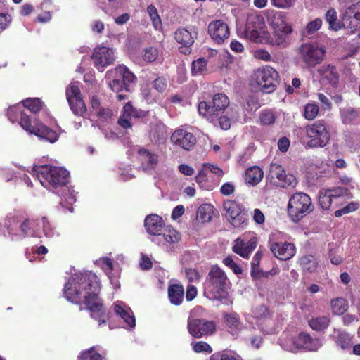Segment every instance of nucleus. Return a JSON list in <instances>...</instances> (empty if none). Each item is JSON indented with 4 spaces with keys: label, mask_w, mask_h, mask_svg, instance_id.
Instances as JSON below:
<instances>
[{
    "label": "nucleus",
    "mask_w": 360,
    "mask_h": 360,
    "mask_svg": "<svg viewBox=\"0 0 360 360\" xmlns=\"http://www.w3.org/2000/svg\"><path fill=\"white\" fill-rule=\"evenodd\" d=\"M100 283L97 276L91 271H83L72 275L64 288L66 299L75 304L84 302L92 317L99 325L105 322V314L103 311V304L98 297Z\"/></svg>",
    "instance_id": "obj_1"
},
{
    "label": "nucleus",
    "mask_w": 360,
    "mask_h": 360,
    "mask_svg": "<svg viewBox=\"0 0 360 360\" xmlns=\"http://www.w3.org/2000/svg\"><path fill=\"white\" fill-rule=\"evenodd\" d=\"M268 22L273 30L271 34L265 30V22L261 15L250 16L245 30V37L256 43L285 47L292 31L291 25L281 12L272 11L268 16Z\"/></svg>",
    "instance_id": "obj_2"
},
{
    "label": "nucleus",
    "mask_w": 360,
    "mask_h": 360,
    "mask_svg": "<svg viewBox=\"0 0 360 360\" xmlns=\"http://www.w3.org/2000/svg\"><path fill=\"white\" fill-rule=\"evenodd\" d=\"M145 227L150 240L160 246H168L180 240V234L174 228L165 226L162 219L157 214H150L145 219Z\"/></svg>",
    "instance_id": "obj_3"
},
{
    "label": "nucleus",
    "mask_w": 360,
    "mask_h": 360,
    "mask_svg": "<svg viewBox=\"0 0 360 360\" xmlns=\"http://www.w3.org/2000/svg\"><path fill=\"white\" fill-rule=\"evenodd\" d=\"M22 106L19 104L10 107L7 110V115L11 122H14L20 114V124L27 132L34 134L41 139L47 141L51 143L58 139V134L53 130L49 129L39 120L34 121V125L28 115L21 112Z\"/></svg>",
    "instance_id": "obj_4"
},
{
    "label": "nucleus",
    "mask_w": 360,
    "mask_h": 360,
    "mask_svg": "<svg viewBox=\"0 0 360 360\" xmlns=\"http://www.w3.org/2000/svg\"><path fill=\"white\" fill-rule=\"evenodd\" d=\"M32 171L44 188L56 193L58 188L64 187L68 181L69 173L61 167L37 165Z\"/></svg>",
    "instance_id": "obj_5"
},
{
    "label": "nucleus",
    "mask_w": 360,
    "mask_h": 360,
    "mask_svg": "<svg viewBox=\"0 0 360 360\" xmlns=\"http://www.w3.org/2000/svg\"><path fill=\"white\" fill-rule=\"evenodd\" d=\"M229 286V281L225 272L217 266H213L205 283V290L213 299L224 297Z\"/></svg>",
    "instance_id": "obj_6"
},
{
    "label": "nucleus",
    "mask_w": 360,
    "mask_h": 360,
    "mask_svg": "<svg viewBox=\"0 0 360 360\" xmlns=\"http://www.w3.org/2000/svg\"><path fill=\"white\" fill-rule=\"evenodd\" d=\"M35 221L26 219L17 212L9 213L4 222L8 237L13 241L25 238L30 233Z\"/></svg>",
    "instance_id": "obj_7"
},
{
    "label": "nucleus",
    "mask_w": 360,
    "mask_h": 360,
    "mask_svg": "<svg viewBox=\"0 0 360 360\" xmlns=\"http://www.w3.org/2000/svg\"><path fill=\"white\" fill-rule=\"evenodd\" d=\"M325 46L315 42L304 43L299 48V60L307 69L320 65L326 57Z\"/></svg>",
    "instance_id": "obj_8"
},
{
    "label": "nucleus",
    "mask_w": 360,
    "mask_h": 360,
    "mask_svg": "<svg viewBox=\"0 0 360 360\" xmlns=\"http://www.w3.org/2000/svg\"><path fill=\"white\" fill-rule=\"evenodd\" d=\"M314 210L311 198L304 193L292 195L288 204V213L294 222H297Z\"/></svg>",
    "instance_id": "obj_9"
},
{
    "label": "nucleus",
    "mask_w": 360,
    "mask_h": 360,
    "mask_svg": "<svg viewBox=\"0 0 360 360\" xmlns=\"http://www.w3.org/2000/svg\"><path fill=\"white\" fill-rule=\"evenodd\" d=\"M278 77V72L274 68L265 66L255 71L251 85L255 91L271 93L275 90Z\"/></svg>",
    "instance_id": "obj_10"
},
{
    "label": "nucleus",
    "mask_w": 360,
    "mask_h": 360,
    "mask_svg": "<svg viewBox=\"0 0 360 360\" xmlns=\"http://www.w3.org/2000/svg\"><path fill=\"white\" fill-rule=\"evenodd\" d=\"M223 208L229 221L235 228L243 229L248 222V215L245 207L234 200H226Z\"/></svg>",
    "instance_id": "obj_11"
},
{
    "label": "nucleus",
    "mask_w": 360,
    "mask_h": 360,
    "mask_svg": "<svg viewBox=\"0 0 360 360\" xmlns=\"http://www.w3.org/2000/svg\"><path fill=\"white\" fill-rule=\"evenodd\" d=\"M304 131L309 139L306 144L309 148L324 147L330 139L329 131L326 124L321 121L307 125Z\"/></svg>",
    "instance_id": "obj_12"
},
{
    "label": "nucleus",
    "mask_w": 360,
    "mask_h": 360,
    "mask_svg": "<svg viewBox=\"0 0 360 360\" xmlns=\"http://www.w3.org/2000/svg\"><path fill=\"white\" fill-rule=\"evenodd\" d=\"M189 334L195 338L212 335L216 331V323L213 321L189 317L187 322Z\"/></svg>",
    "instance_id": "obj_13"
},
{
    "label": "nucleus",
    "mask_w": 360,
    "mask_h": 360,
    "mask_svg": "<svg viewBox=\"0 0 360 360\" xmlns=\"http://www.w3.org/2000/svg\"><path fill=\"white\" fill-rule=\"evenodd\" d=\"M66 98L74 114L82 115L86 112V105L80 92L79 82H73L67 87Z\"/></svg>",
    "instance_id": "obj_14"
},
{
    "label": "nucleus",
    "mask_w": 360,
    "mask_h": 360,
    "mask_svg": "<svg viewBox=\"0 0 360 360\" xmlns=\"http://www.w3.org/2000/svg\"><path fill=\"white\" fill-rule=\"evenodd\" d=\"M91 58L94 66L99 71L103 72L107 66L115 62V51L110 47L100 45L94 49Z\"/></svg>",
    "instance_id": "obj_15"
},
{
    "label": "nucleus",
    "mask_w": 360,
    "mask_h": 360,
    "mask_svg": "<svg viewBox=\"0 0 360 360\" xmlns=\"http://www.w3.org/2000/svg\"><path fill=\"white\" fill-rule=\"evenodd\" d=\"M171 141L176 147L189 150L195 145V138L192 133L184 129H177L172 133Z\"/></svg>",
    "instance_id": "obj_16"
},
{
    "label": "nucleus",
    "mask_w": 360,
    "mask_h": 360,
    "mask_svg": "<svg viewBox=\"0 0 360 360\" xmlns=\"http://www.w3.org/2000/svg\"><path fill=\"white\" fill-rule=\"evenodd\" d=\"M269 176L271 179H276L282 186H295L297 184L295 177L292 174H286L284 169L277 163H271Z\"/></svg>",
    "instance_id": "obj_17"
},
{
    "label": "nucleus",
    "mask_w": 360,
    "mask_h": 360,
    "mask_svg": "<svg viewBox=\"0 0 360 360\" xmlns=\"http://www.w3.org/2000/svg\"><path fill=\"white\" fill-rule=\"evenodd\" d=\"M317 72L321 77V80L333 87H337L340 80V71L333 64H327L317 69Z\"/></svg>",
    "instance_id": "obj_18"
},
{
    "label": "nucleus",
    "mask_w": 360,
    "mask_h": 360,
    "mask_svg": "<svg viewBox=\"0 0 360 360\" xmlns=\"http://www.w3.org/2000/svg\"><path fill=\"white\" fill-rule=\"evenodd\" d=\"M208 33L211 38L220 44L229 37V29L226 23L221 20L211 22L208 25Z\"/></svg>",
    "instance_id": "obj_19"
},
{
    "label": "nucleus",
    "mask_w": 360,
    "mask_h": 360,
    "mask_svg": "<svg viewBox=\"0 0 360 360\" xmlns=\"http://www.w3.org/2000/svg\"><path fill=\"white\" fill-rule=\"evenodd\" d=\"M95 264L105 271L115 288H120L118 281L120 269L113 265L110 259L102 257L96 260Z\"/></svg>",
    "instance_id": "obj_20"
},
{
    "label": "nucleus",
    "mask_w": 360,
    "mask_h": 360,
    "mask_svg": "<svg viewBox=\"0 0 360 360\" xmlns=\"http://www.w3.org/2000/svg\"><path fill=\"white\" fill-rule=\"evenodd\" d=\"M270 249L274 256L281 260L290 259L296 252L294 244L288 242L273 243Z\"/></svg>",
    "instance_id": "obj_21"
},
{
    "label": "nucleus",
    "mask_w": 360,
    "mask_h": 360,
    "mask_svg": "<svg viewBox=\"0 0 360 360\" xmlns=\"http://www.w3.org/2000/svg\"><path fill=\"white\" fill-rule=\"evenodd\" d=\"M257 245V240L255 238H251L247 243L240 238H238L233 241L232 250L243 258H248Z\"/></svg>",
    "instance_id": "obj_22"
},
{
    "label": "nucleus",
    "mask_w": 360,
    "mask_h": 360,
    "mask_svg": "<svg viewBox=\"0 0 360 360\" xmlns=\"http://www.w3.org/2000/svg\"><path fill=\"white\" fill-rule=\"evenodd\" d=\"M113 306L115 314L124 321L127 327L134 328L136 326V320L131 309L121 301L115 302Z\"/></svg>",
    "instance_id": "obj_23"
},
{
    "label": "nucleus",
    "mask_w": 360,
    "mask_h": 360,
    "mask_svg": "<svg viewBox=\"0 0 360 360\" xmlns=\"http://www.w3.org/2000/svg\"><path fill=\"white\" fill-rule=\"evenodd\" d=\"M344 193L340 188L335 189H323L319 193V203L323 210H328L333 200L340 197Z\"/></svg>",
    "instance_id": "obj_24"
},
{
    "label": "nucleus",
    "mask_w": 360,
    "mask_h": 360,
    "mask_svg": "<svg viewBox=\"0 0 360 360\" xmlns=\"http://www.w3.org/2000/svg\"><path fill=\"white\" fill-rule=\"evenodd\" d=\"M343 25L351 29H356L360 24V1L350 6L343 17Z\"/></svg>",
    "instance_id": "obj_25"
},
{
    "label": "nucleus",
    "mask_w": 360,
    "mask_h": 360,
    "mask_svg": "<svg viewBox=\"0 0 360 360\" xmlns=\"http://www.w3.org/2000/svg\"><path fill=\"white\" fill-rule=\"evenodd\" d=\"M296 338L297 349L303 348L309 351H316L322 345L319 339L312 338L305 333H300Z\"/></svg>",
    "instance_id": "obj_26"
},
{
    "label": "nucleus",
    "mask_w": 360,
    "mask_h": 360,
    "mask_svg": "<svg viewBox=\"0 0 360 360\" xmlns=\"http://www.w3.org/2000/svg\"><path fill=\"white\" fill-rule=\"evenodd\" d=\"M223 319L229 333L233 335H238L243 328V323L239 314L236 312L224 313Z\"/></svg>",
    "instance_id": "obj_27"
},
{
    "label": "nucleus",
    "mask_w": 360,
    "mask_h": 360,
    "mask_svg": "<svg viewBox=\"0 0 360 360\" xmlns=\"http://www.w3.org/2000/svg\"><path fill=\"white\" fill-rule=\"evenodd\" d=\"M138 158L141 163L143 169L146 171L153 169L158 162V158L156 154L143 148L139 150Z\"/></svg>",
    "instance_id": "obj_28"
},
{
    "label": "nucleus",
    "mask_w": 360,
    "mask_h": 360,
    "mask_svg": "<svg viewBox=\"0 0 360 360\" xmlns=\"http://www.w3.org/2000/svg\"><path fill=\"white\" fill-rule=\"evenodd\" d=\"M195 181L201 188L207 191L213 190L219 184V182L214 181L211 179L210 173L204 165H202V168L195 176Z\"/></svg>",
    "instance_id": "obj_29"
},
{
    "label": "nucleus",
    "mask_w": 360,
    "mask_h": 360,
    "mask_svg": "<svg viewBox=\"0 0 360 360\" xmlns=\"http://www.w3.org/2000/svg\"><path fill=\"white\" fill-rule=\"evenodd\" d=\"M174 37L176 41L179 44H181L186 48H188L194 43L195 39L197 37V33L185 28H179L175 32ZM186 51H188V49H186Z\"/></svg>",
    "instance_id": "obj_30"
},
{
    "label": "nucleus",
    "mask_w": 360,
    "mask_h": 360,
    "mask_svg": "<svg viewBox=\"0 0 360 360\" xmlns=\"http://www.w3.org/2000/svg\"><path fill=\"white\" fill-rule=\"evenodd\" d=\"M198 112L200 115L204 117L210 122H214L217 120L220 113V110H218L217 108L212 104L209 105L205 101H201L198 104Z\"/></svg>",
    "instance_id": "obj_31"
},
{
    "label": "nucleus",
    "mask_w": 360,
    "mask_h": 360,
    "mask_svg": "<svg viewBox=\"0 0 360 360\" xmlns=\"http://www.w3.org/2000/svg\"><path fill=\"white\" fill-rule=\"evenodd\" d=\"M333 336L335 343L342 349L349 351L352 349L353 337L350 334L344 330H335Z\"/></svg>",
    "instance_id": "obj_32"
},
{
    "label": "nucleus",
    "mask_w": 360,
    "mask_h": 360,
    "mask_svg": "<svg viewBox=\"0 0 360 360\" xmlns=\"http://www.w3.org/2000/svg\"><path fill=\"white\" fill-rule=\"evenodd\" d=\"M263 176L264 172L259 167L252 166L246 169L244 179L247 184L254 186L262 181Z\"/></svg>",
    "instance_id": "obj_33"
},
{
    "label": "nucleus",
    "mask_w": 360,
    "mask_h": 360,
    "mask_svg": "<svg viewBox=\"0 0 360 360\" xmlns=\"http://www.w3.org/2000/svg\"><path fill=\"white\" fill-rule=\"evenodd\" d=\"M299 264L302 271L305 274L314 273L319 267L317 259L311 255L301 257L299 259Z\"/></svg>",
    "instance_id": "obj_34"
},
{
    "label": "nucleus",
    "mask_w": 360,
    "mask_h": 360,
    "mask_svg": "<svg viewBox=\"0 0 360 360\" xmlns=\"http://www.w3.org/2000/svg\"><path fill=\"white\" fill-rule=\"evenodd\" d=\"M110 74L115 75L117 77H121L127 88L130 84L134 83L136 80L135 75L123 65L116 67L114 70L110 72Z\"/></svg>",
    "instance_id": "obj_35"
},
{
    "label": "nucleus",
    "mask_w": 360,
    "mask_h": 360,
    "mask_svg": "<svg viewBox=\"0 0 360 360\" xmlns=\"http://www.w3.org/2000/svg\"><path fill=\"white\" fill-rule=\"evenodd\" d=\"M184 287L179 284H174L168 288V297L170 302L174 305H179L184 300Z\"/></svg>",
    "instance_id": "obj_36"
},
{
    "label": "nucleus",
    "mask_w": 360,
    "mask_h": 360,
    "mask_svg": "<svg viewBox=\"0 0 360 360\" xmlns=\"http://www.w3.org/2000/svg\"><path fill=\"white\" fill-rule=\"evenodd\" d=\"M297 338L289 333H283L278 340L279 345L285 350L296 352L297 350Z\"/></svg>",
    "instance_id": "obj_37"
},
{
    "label": "nucleus",
    "mask_w": 360,
    "mask_h": 360,
    "mask_svg": "<svg viewBox=\"0 0 360 360\" xmlns=\"http://www.w3.org/2000/svg\"><path fill=\"white\" fill-rule=\"evenodd\" d=\"M91 104L95 113L100 119L105 120L112 116V113L111 110L101 106L100 101L97 96H92L91 99Z\"/></svg>",
    "instance_id": "obj_38"
},
{
    "label": "nucleus",
    "mask_w": 360,
    "mask_h": 360,
    "mask_svg": "<svg viewBox=\"0 0 360 360\" xmlns=\"http://www.w3.org/2000/svg\"><path fill=\"white\" fill-rule=\"evenodd\" d=\"M359 115V111L352 107H345L340 109V116L343 123L352 124L356 122Z\"/></svg>",
    "instance_id": "obj_39"
},
{
    "label": "nucleus",
    "mask_w": 360,
    "mask_h": 360,
    "mask_svg": "<svg viewBox=\"0 0 360 360\" xmlns=\"http://www.w3.org/2000/svg\"><path fill=\"white\" fill-rule=\"evenodd\" d=\"M214 212V207L210 204L200 205L197 211V219L201 222H207L211 220Z\"/></svg>",
    "instance_id": "obj_40"
},
{
    "label": "nucleus",
    "mask_w": 360,
    "mask_h": 360,
    "mask_svg": "<svg viewBox=\"0 0 360 360\" xmlns=\"http://www.w3.org/2000/svg\"><path fill=\"white\" fill-rule=\"evenodd\" d=\"M330 308L334 314L342 315L347 310L348 302L342 297H338L330 301Z\"/></svg>",
    "instance_id": "obj_41"
},
{
    "label": "nucleus",
    "mask_w": 360,
    "mask_h": 360,
    "mask_svg": "<svg viewBox=\"0 0 360 360\" xmlns=\"http://www.w3.org/2000/svg\"><path fill=\"white\" fill-rule=\"evenodd\" d=\"M329 323L330 319L326 316L314 317L309 321L310 327L316 331H321L325 330L326 328H328Z\"/></svg>",
    "instance_id": "obj_42"
},
{
    "label": "nucleus",
    "mask_w": 360,
    "mask_h": 360,
    "mask_svg": "<svg viewBox=\"0 0 360 360\" xmlns=\"http://www.w3.org/2000/svg\"><path fill=\"white\" fill-rule=\"evenodd\" d=\"M39 226H41L43 233L45 237L48 238H53L54 236H58L59 233L56 230V228L50 223L46 217H43L40 221L37 222Z\"/></svg>",
    "instance_id": "obj_43"
},
{
    "label": "nucleus",
    "mask_w": 360,
    "mask_h": 360,
    "mask_svg": "<svg viewBox=\"0 0 360 360\" xmlns=\"http://www.w3.org/2000/svg\"><path fill=\"white\" fill-rule=\"evenodd\" d=\"M207 60L200 58L192 63L191 72L193 76L202 75L207 72Z\"/></svg>",
    "instance_id": "obj_44"
},
{
    "label": "nucleus",
    "mask_w": 360,
    "mask_h": 360,
    "mask_svg": "<svg viewBox=\"0 0 360 360\" xmlns=\"http://www.w3.org/2000/svg\"><path fill=\"white\" fill-rule=\"evenodd\" d=\"M212 104L214 105V108H217L218 110L222 112L229 105V100L224 94H217L214 96Z\"/></svg>",
    "instance_id": "obj_45"
},
{
    "label": "nucleus",
    "mask_w": 360,
    "mask_h": 360,
    "mask_svg": "<svg viewBox=\"0 0 360 360\" xmlns=\"http://www.w3.org/2000/svg\"><path fill=\"white\" fill-rule=\"evenodd\" d=\"M147 12L152 21L153 25L155 30H160L162 27V21L158 13V10L153 5H149L147 7Z\"/></svg>",
    "instance_id": "obj_46"
},
{
    "label": "nucleus",
    "mask_w": 360,
    "mask_h": 360,
    "mask_svg": "<svg viewBox=\"0 0 360 360\" xmlns=\"http://www.w3.org/2000/svg\"><path fill=\"white\" fill-rule=\"evenodd\" d=\"M326 20L329 24V28L333 30H338L341 26L338 22V15L335 9H329L326 14Z\"/></svg>",
    "instance_id": "obj_47"
},
{
    "label": "nucleus",
    "mask_w": 360,
    "mask_h": 360,
    "mask_svg": "<svg viewBox=\"0 0 360 360\" xmlns=\"http://www.w3.org/2000/svg\"><path fill=\"white\" fill-rule=\"evenodd\" d=\"M319 112V107L315 103H307L304 106L303 115L307 120H313L316 117Z\"/></svg>",
    "instance_id": "obj_48"
},
{
    "label": "nucleus",
    "mask_w": 360,
    "mask_h": 360,
    "mask_svg": "<svg viewBox=\"0 0 360 360\" xmlns=\"http://www.w3.org/2000/svg\"><path fill=\"white\" fill-rule=\"evenodd\" d=\"M79 360H106L92 347L88 350L84 351L79 356Z\"/></svg>",
    "instance_id": "obj_49"
},
{
    "label": "nucleus",
    "mask_w": 360,
    "mask_h": 360,
    "mask_svg": "<svg viewBox=\"0 0 360 360\" xmlns=\"http://www.w3.org/2000/svg\"><path fill=\"white\" fill-rule=\"evenodd\" d=\"M23 106L32 112H37L41 109L42 103L39 98H27L22 101Z\"/></svg>",
    "instance_id": "obj_50"
},
{
    "label": "nucleus",
    "mask_w": 360,
    "mask_h": 360,
    "mask_svg": "<svg viewBox=\"0 0 360 360\" xmlns=\"http://www.w3.org/2000/svg\"><path fill=\"white\" fill-rule=\"evenodd\" d=\"M260 123L263 125H270L275 122L276 117L271 110H264L259 116Z\"/></svg>",
    "instance_id": "obj_51"
},
{
    "label": "nucleus",
    "mask_w": 360,
    "mask_h": 360,
    "mask_svg": "<svg viewBox=\"0 0 360 360\" xmlns=\"http://www.w3.org/2000/svg\"><path fill=\"white\" fill-rule=\"evenodd\" d=\"M359 207V204L357 202H351L342 209L338 210L335 212V216L337 217H341L344 214L356 210Z\"/></svg>",
    "instance_id": "obj_52"
},
{
    "label": "nucleus",
    "mask_w": 360,
    "mask_h": 360,
    "mask_svg": "<svg viewBox=\"0 0 360 360\" xmlns=\"http://www.w3.org/2000/svg\"><path fill=\"white\" fill-rule=\"evenodd\" d=\"M115 78L109 82V86L110 88L115 92H120L123 89H126L128 91V88L127 86L124 84L122 79L121 77H117L115 75H113Z\"/></svg>",
    "instance_id": "obj_53"
},
{
    "label": "nucleus",
    "mask_w": 360,
    "mask_h": 360,
    "mask_svg": "<svg viewBox=\"0 0 360 360\" xmlns=\"http://www.w3.org/2000/svg\"><path fill=\"white\" fill-rule=\"evenodd\" d=\"M223 263L227 267L231 269L235 274H240L243 272L242 268L238 265L231 256H228L223 259Z\"/></svg>",
    "instance_id": "obj_54"
},
{
    "label": "nucleus",
    "mask_w": 360,
    "mask_h": 360,
    "mask_svg": "<svg viewBox=\"0 0 360 360\" xmlns=\"http://www.w3.org/2000/svg\"><path fill=\"white\" fill-rule=\"evenodd\" d=\"M269 314L268 309L264 305L255 307L252 310V316L256 319L261 320L266 318Z\"/></svg>",
    "instance_id": "obj_55"
},
{
    "label": "nucleus",
    "mask_w": 360,
    "mask_h": 360,
    "mask_svg": "<svg viewBox=\"0 0 360 360\" xmlns=\"http://www.w3.org/2000/svg\"><path fill=\"white\" fill-rule=\"evenodd\" d=\"M210 360H243L238 355L222 353V354H214L210 357Z\"/></svg>",
    "instance_id": "obj_56"
},
{
    "label": "nucleus",
    "mask_w": 360,
    "mask_h": 360,
    "mask_svg": "<svg viewBox=\"0 0 360 360\" xmlns=\"http://www.w3.org/2000/svg\"><path fill=\"white\" fill-rule=\"evenodd\" d=\"M262 257V252L260 251H257L255 256L252 258L251 262L252 271L251 274L252 276H256L259 274V264L260 259Z\"/></svg>",
    "instance_id": "obj_57"
},
{
    "label": "nucleus",
    "mask_w": 360,
    "mask_h": 360,
    "mask_svg": "<svg viewBox=\"0 0 360 360\" xmlns=\"http://www.w3.org/2000/svg\"><path fill=\"white\" fill-rule=\"evenodd\" d=\"M158 49L150 47L145 50L144 53L143 55V58L145 61L150 63L155 61L158 58Z\"/></svg>",
    "instance_id": "obj_58"
},
{
    "label": "nucleus",
    "mask_w": 360,
    "mask_h": 360,
    "mask_svg": "<svg viewBox=\"0 0 360 360\" xmlns=\"http://www.w3.org/2000/svg\"><path fill=\"white\" fill-rule=\"evenodd\" d=\"M322 25V20L320 18H316L314 20L308 22L306 27V30L308 34H313L319 30Z\"/></svg>",
    "instance_id": "obj_59"
},
{
    "label": "nucleus",
    "mask_w": 360,
    "mask_h": 360,
    "mask_svg": "<svg viewBox=\"0 0 360 360\" xmlns=\"http://www.w3.org/2000/svg\"><path fill=\"white\" fill-rule=\"evenodd\" d=\"M193 349L195 352H198V353L202 352L211 353L212 351L211 347L207 342H203V341H199V342H196L193 343Z\"/></svg>",
    "instance_id": "obj_60"
},
{
    "label": "nucleus",
    "mask_w": 360,
    "mask_h": 360,
    "mask_svg": "<svg viewBox=\"0 0 360 360\" xmlns=\"http://www.w3.org/2000/svg\"><path fill=\"white\" fill-rule=\"evenodd\" d=\"M236 186L233 182H226L220 188L221 195L229 196L235 192Z\"/></svg>",
    "instance_id": "obj_61"
},
{
    "label": "nucleus",
    "mask_w": 360,
    "mask_h": 360,
    "mask_svg": "<svg viewBox=\"0 0 360 360\" xmlns=\"http://www.w3.org/2000/svg\"><path fill=\"white\" fill-rule=\"evenodd\" d=\"M297 0H271V4L279 8H289L292 7Z\"/></svg>",
    "instance_id": "obj_62"
},
{
    "label": "nucleus",
    "mask_w": 360,
    "mask_h": 360,
    "mask_svg": "<svg viewBox=\"0 0 360 360\" xmlns=\"http://www.w3.org/2000/svg\"><path fill=\"white\" fill-rule=\"evenodd\" d=\"M153 88L158 92H163L167 87V82L165 78L158 77L153 82Z\"/></svg>",
    "instance_id": "obj_63"
},
{
    "label": "nucleus",
    "mask_w": 360,
    "mask_h": 360,
    "mask_svg": "<svg viewBox=\"0 0 360 360\" xmlns=\"http://www.w3.org/2000/svg\"><path fill=\"white\" fill-rule=\"evenodd\" d=\"M203 165L207 169L209 173L214 174L219 177H221L224 175L223 170L217 165L210 163H205Z\"/></svg>",
    "instance_id": "obj_64"
}]
</instances>
